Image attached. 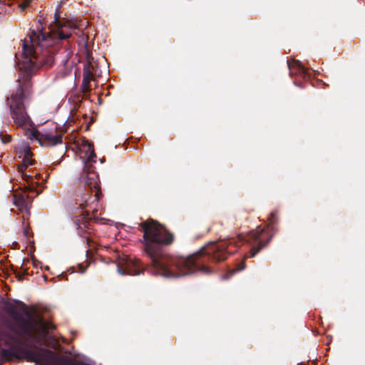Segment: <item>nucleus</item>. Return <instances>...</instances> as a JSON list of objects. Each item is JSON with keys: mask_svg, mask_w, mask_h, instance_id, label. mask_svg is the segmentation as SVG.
<instances>
[{"mask_svg": "<svg viewBox=\"0 0 365 365\" xmlns=\"http://www.w3.org/2000/svg\"><path fill=\"white\" fill-rule=\"evenodd\" d=\"M267 229L252 230L246 236L240 234L236 238L219 243L210 242L198 251L184 257L170 255L165 247L173 244L174 235L157 220L148 219L140 224V230L143 232V245L144 251L150 259V272L155 275L165 277H179L201 271L205 274H211L213 269L207 265L210 262H220L226 260L228 256L235 253L236 250L230 249L231 246L239 247V243L245 242L251 245L250 257H254L272 240L273 234L269 233L274 229L277 222L276 212L270 213Z\"/></svg>", "mask_w": 365, "mask_h": 365, "instance_id": "nucleus-1", "label": "nucleus"}, {"mask_svg": "<svg viewBox=\"0 0 365 365\" xmlns=\"http://www.w3.org/2000/svg\"><path fill=\"white\" fill-rule=\"evenodd\" d=\"M56 29L49 32L32 30L29 34V40L22 41V61L20 69L25 71L22 80L17 81L15 89L6 98V105L11 118L19 127L30 125L31 118L27 113L25 101L32 94V74L40 68H48L54 63L58 43L71 36V30L79 26L77 19L61 20L56 12L54 16Z\"/></svg>", "mask_w": 365, "mask_h": 365, "instance_id": "nucleus-2", "label": "nucleus"}, {"mask_svg": "<svg viewBox=\"0 0 365 365\" xmlns=\"http://www.w3.org/2000/svg\"><path fill=\"white\" fill-rule=\"evenodd\" d=\"M81 145L83 148H86V155L87 156V160L85 163L83 170L80 177V182L84 187L91 190H101L98 175L91 164V162H95V158H96L93 145L87 140H83Z\"/></svg>", "mask_w": 365, "mask_h": 365, "instance_id": "nucleus-3", "label": "nucleus"}, {"mask_svg": "<svg viewBox=\"0 0 365 365\" xmlns=\"http://www.w3.org/2000/svg\"><path fill=\"white\" fill-rule=\"evenodd\" d=\"M102 195L101 190H91L86 187H79L77 190L76 204L78 205L81 210L91 211L93 215V219H97L98 201Z\"/></svg>", "mask_w": 365, "mask_h": 365, "instance_id": "nucleus-4", "label": "nucleus"}, {"mask_svg": "<svg viewBox=\"0 0 365 365\" xmlns=\"http://www.w3.org/2000/svg\"><path fill=\"white\" fill-rule=\"evenodd\" d=\"M117 270L121 275H139L145 270L143 263L138 259L124 257L119 260Z\"/></svg>", "mask_w": 365, "mask_h": 365, "instance_id": "nucleus-5", "label": "nucleus"}, {"mask_svg": "<svg viewBox=\"0 0 365 365\" xmlns=\"http://www.w3.org/2000/svg\"><path fill=\"white\" fill-rule=\"evenodd\" d=\"M98 218L94 220L93 217H90L89 210H85L83 213L77 215L74 217L73 222L76 224L78 230V233L81 237L86 233L87 230L90 229L91 220L97 221Z\"/></svg>", "mask_w": 365, "mask_h": 365, "instance_id": "nucleus-6", "label": "nucleus"}, {"mask_svg": "<svg viewBox=\"0 0 365 365\" xmlns=\"http://www.w3.org/2000/svg\"><path fill=\"white\" fill-rule=\"evenodd\" d=\"M34 135L38 140L39 143L43 146H54L62 143L63 135L61 133L53 135L52 133L48 132H36V134L35 135L34 133Z\"/></svg>", "mask_w": 365, "mask_h": 365, "instance_id": "nucleus-7", "label": "nucleus"}, {"mask_svg": "<svg viewBox=\"0 0 365 365\" xmlns=\"http://www.w3.org/2000/svg\"><path fill=\"white\" fill-rule=\"evenodd\" d=\"M93 78V74L90 68V63L84 66L81 91L83 93L90 92V82Z\"/></svg>", "mask_w": 365, "mask_h": 365, "instance_id": "nucleus-8", "label": "nucleus"}, {"mask_svg": "<svg viewBox=\"0 0 365 365\" xmlns=\"http://www.w3.org/2000/svg\"><path fill=\"white\" fill-rule=\"evenodd\" d=\"M14 204L19 207L20 210H25L27 214H30V203L31 202H28L29 195H26L24 194H15L14 195Z\"/></svg>", "mask_w": 365, "mask_h": 365, "instance_id": "nucleus-9", "label": "nucleus"}, {"mask_svg": "<svg viewBox=\"0 0 365 365\" xmlns=\"http://www.w3.org/2000/svg\"><path fill=\"white\" fill-rule=\"evenodd\" d=\"M287 63L291 76L299 75L305 78L307 75V69L301 65L299 61L294 60L292 62L288 61Z\"/></svg>", "mask_w": 365, "mask_h": 365, "instance_id": "nucleus-10", "label": "nucleus"}, {"mask_svg": "<svg viewBox=\"0 0 365 365\" xmlns=\"http://www.w3.org/2000/svg\"><path fill=\"white\" fill-rule=\"evenodd\" d=\"M21 175L22 179L26 181L28 184V185H24V192L27 191H34L35 190V187L33 186V177L31 175H28L25 173L24 172L20 173Z\"/></svg>", "mask_w": 365, "mask_h": 365, "instance_id": "nucleus-11", "label": "nucleus"}, {"mask_svg": "<svg viewBox=\"0 0 365 365\" xmlns=\"http://www.w3.org/2000/svg\"><path fill=\"white\" fill-rule=\"evenodd\" d=\"M23 153H24V158L22 162L24 163V164H27L28 165H31L33 164L34 160L32 159V152L31 150V148L29 146H24L23 148Z\"/></svg>", "mask_w": 365, "mask_h": 365, "instance_id": "nucleus-12", "label": "nucleus"}, {"mask_svg": "<svg viewBox=\"0 0 365 365\" xmlns=\"http://www.w3.org/2000/svg\"><path fill=\"white\" fill-rule=\"evenodd\" d=\"M245 268V263L244 261H242L239 264L238 267L230 271L227 278L230 277L231 275L234 274L236 272H238L240 271L243 270Z\"/></svg>", "mask_w": 365, "mask_h": 365, "instance_id": "nucleus-13", "label": "nucleus"}, {"mask_svg": "<svg viewBox=\"0 0 365 365\" xmlns=\"http://www.w3.org/2000/svg\"><path fill=\"white\" fill-rule=\"evenodd\" d=\"M0 138L4 143L11 142V136L7 134H4L3 132H0Z\"/></svg>", "mask_w": 365, "mask_h": 365, "instance_id": "nucleus-14", "label": "nucleus"}, {"mask_svg": "<svg viewBox=\"0 0 365 365\" xmlns=\"http://www.w3.org/2000/svg\"><path fill=\"white\" fill-rule=\"evenodd\" d=\"M14 273L16 274V277L18 278L19 281H21L24 279L23 276L24 274H28V271H27V269H24V273H21V272L15 270Z\"/></svg>", "mask_w": 365, "mask_h": 365, "instance_id": "nucleus-15", "label": "nucleus"}, {"mask_svg": "<svg viewBox=\"0 0 365 365\" xmlns=\"http://www.w3.org/2000/svg\"><path fill=\"white\" fill-rule=\"evenodd\" d=\"M31 1H32V0H23L19 4V6L21 8V9H25L26 8H27L29 6V4H31Z\"/></svg>", "mask_w": 365, "mask_h": 365, "instance_id": "nucleus-16", "label": "nucleus"}, {"mask_svg": "<svg viewBox=\"0 0 365 365\" xmlns=\"http://www.w3.org/2000/svg\"><path fill=\"white\" fill-rule=\"evenodd\" d=\"M28 165L27 164H24V162H22L20 165H18V172L20 173H24V170L28 168Z\"/></svg>", "mask_w": 365, "mask_h": 365, "instance_id": "nucleus-17", "label": "nucleus"}, {"mask_svg": "<svg viewBox=\"0 0 365 365\" xmlns=\"http://www.w3.org/2000/svg\"><path fill=\"white\" fill-rule=\"evenodd\" d=\"M0 3L5 5L11 6L13 4V0H0Z\"/></svg>", "mask_w": 365, "mask_h": 365, "instance_id": "nucleus-18", "label": "nucleus"}, {"mask_svg": "<svg viewBox=\"0 0 365 365\" xmlns=\"http://www.w3.org/2000/svg\"><path fill=\"white\" fill-rule=\"evenodd\" d=\"M29 232H30V229L29 227H24V235L25 237H26L27 238L29 237Z\"/></svg>", "mask_w": 365, "mask_h": 365, "instance_id": "nucleus-19", "label": "nucleus"}, {"mask_svg": "<svg viewBox=\"0 0 365 365\" xmlns=\"http://www.w3.org/2000/svg\"><path fill=\"white\" fill-rule=\"evenodd\" d=\"M211 227L208 226L205 230V233H208L210 231Z\"/></svg>", "mask_w": 365, "mask_h": 365, "instance_id": "nucleus-20", "label": "nucleus"}, {"mask_svg": "<svg viewBox=\"0 0 365 365\" xmlns=\"http://www.w3.org/2000/svg\"><path fill=\"white\" fill-rule=\"evenodd\" d=\"M20 304H21L24 308H25V309H26V308H27V307H26V304H24V302H20Z\"/></svg>", "mask_w": 365, "mask_h": 365, "instance_id": "nucleus-21", "label": "nucleus"}]
</instances>
